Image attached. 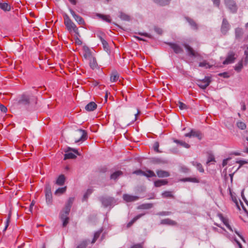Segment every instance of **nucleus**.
<instances>
[{
	"label": "nucleus",
	"mask_w": 248,
	"mask_h": 248,
	"mask_svg": "<svg viewBox=\"0 0 248 248\" xmlns=\"http://www.w3.org/2000/svg\"><path fill=\"white\" fill-rule=\"evenodd\" d=\"M37 104V98L32 94L24 93L17 99V104L26 108L34 106Z\"/></svg>",
	"instance_id": "1"
},
{
	"label": "nucleus",
	"mask_w": 248,
	"mask_h": 248,
	"mask_svg": "<svg viewBox=\"0 0 248 248\" xmlns=\"http://www.w3.org/2000/svg\"><path fill=\"white\" fill-rule=\"evenodd\" d=\"M64 24L69 31H73L74 32L77 33L78 29L75 24L71 20L69 16L65 14L64 16Z\"/></svg>",
	"instance_id": "2"
},
{
	"label": "nucleus",
	"mask_w": 248,
	"mask_h": 248,
	"mask_svg": "<svg viewBox=\"0 0 248 248\" xmlns=\"http://www.w3.org/2000/svg\"><path fill=\"white\" fill-rule=\"evenodd\" d=\"M64 152L65 154L64 155V160L68 159H74L77 157L76 154L77 155H79L78 150L70 147H67L65 150Z\"/></svg>",
	"instance_id": "3"
},
{
	"label": "nucleus",
	"mask_w": 248,
	"mask_h": 248,
	"mask_svg": "<svg viewBox=\"0 0 248 248\" xmlns=\"http://www.w3.org/2000/svg\"><path fill=\"white\" fill-rule=\"evenodd\" d=\"M86 53L84 54L85 58L89 57L90 66L92 69H94L97 67V63L95 58L90 55L89 49L88 47L84 48Z\"/></svg>",
	"instance_id": "4"
},
{
	"label": "nucleus",
	"mask_w": 248,
	"mask_h": 248,
	"mask_svg": "<svg viewBox=\"0 0 248 248\" xmlns=\"http://www.w3.org/2000/svg\"><path fill=\"white\" fill-rule=\"evenodd\" d=\"M185 137L189 138H195L198 140H201L203 138V134L199 130L192 129L190 132L185 134Z\"/></svg>",
	"instance_id": "5"
},
{
	"label": "nucleus",
	"mask_w": 248,
	"mask_h": 248,
	"mask_svg": "<svg viewBox=\"0 0 248 248\" xmlns=\"http://www.w3.org/2000/svg\"><path fill=\"white\" fill-rule=\"evenodd\" d=\"M45 195L46 202L48 205H50L52 202V195L51 187L49 184H47L45 187Z\"/></svg>",
	"instance_id": "6"
},
{
	"label": "nucleus",
	"mask_w": 248,
	"mask_h": 248,
	"mask_svg": "<svg viewBox=\"0 0 248 248\" xmlns=\"http://www.w3.org/2000/svg\"><path fill=\"white\" fill-rule=\"evenodd\" d=\"M224 2L227 7L232 13H236L238 8L234 0H224Z\"/></svg>",
	"instance_id": "7"
},
{
	"label": "nucleus",
	"mask_w": 248,
	"mask_h": 248,
	"mask_svg": "<svg viewBox=\"0 0 248 248\" xmlns=\"http://www.w3.org/2000/svg\"><path fill=\"white\" fill-rule=\"evenodd\" d=\"M100 201L104 207H108L111 206L114 203L115 200L112 197H105L101 198Z\"/></svg>",
	"instance_id": "8"
},
{
	"label": "nucleus",
	"mask_w": 248,
	"mask_h": 248,
	"mask_svg": "<svg viewBox=\"0 0 248 248\" xmlns=\"http://www.w3.org/2000/svg\"><path fill=\"white\" fill-rule=\"evenodd\" d=\"M211 82L210 77H205L204 79L198 81V85L202 89H206Z\"/></svg>",
	"instance_id": "9"
},
{
	"label": "nucleus",
	"mask_w": 248,
	"mask_h": 248,
	"mask_svg": "<svg viewBox=\"0 0 248 248\" xmlns=\"http://www.w3.org/2000/svg\"><path fill=\"white\" fill-rule=\"evenodd\" d=\"M184 46L186 49L188 54L189 56L195 58H199L200 59L202 58L201 54L194 50L193 49L188 45L185 44Z\"/></svg>",
	"instance_id": "10"
},
{
	"label": "nucleus",
	"mask_w": 248,
	"mask_h": 248,
	"mask_svg": "<svg viewBox=\"0 0 248 248\" xmlns=\"http://www.w3.org/2000/svg\"><path fill=\"white\" fill-rule=\"evenodd\" d=\"M230 28L231 25L228 21L226 18H224L222 20V22L220 28L221 33L224 35H226L230 30Z\"/></svg>",
	"instance_id": "11"
},
{
	"label": "nucleus",
	"mask_w": 248,
	"mask_h": 248,
	"mask_svg": "<svg viewBox=\"0 0 248 248\" xmlns=\"http://www.w3.org/2000/svg\"><path fill=\"white\" fill-rule=\"evenodd\" d=\"M236 58L235 57V53L233 51H230L228 53L225 60L223 62V64H228L233 62Z\"/></svg>",
	"instance_id": "12"
},
{
	"label": "nucleus",
	"mask_w": 248,
	"mask_h": 248,
	"mask_svg": "<svg viewBox=\"0 0 248 248\" xmlns=\"http://www.w3.org/2000/svg\"><path fill=\"white\" fill-rule=\"evenodd\" d=\"M244 34L243 30L242 28H237L235 29V39L237 42H242Z\"/></svg>",
	"instance_id": "13"
},
{
	"label": "nucleus",
	"mask_w": 248,
	"mask_h": 248,
	"mask_svg": "<svg viewBox=\"0 0 248 248\" xmlns=\"http://www.w3.org/2000/svg\"><path fill=\"white\" fill-rule=\"evenodd\" d=\"M167 44L170 46L175 53L179 54L183 52V48L180 46L173 43H168Z\"/></svg>",
	"instance_id": "14"
},
{
	"label": "nucleus",
	"mask_w": 248,
	"mask_h": 248,
	"mask_svg": "<svg viewBox=\"0 0 248 248\" xmlns=\"http://www.w3.org/2000/svg\"><path fill=\"white\" fill-rule=\"evenodd\" d=\"M0 9L4 12H9L11 10V6L5 1L0 0Z\"/></svg>",
	"instance_id": "15"
},
{
	"label": "nucleus",
	"mask_w": 248,
	"mask_h": 248,
	"mask_svg": "<svg viewBox=\"0 0 248 248\" xmlns=\"http://www.w3.org/2000/svg\"><path fill=\"white\" fill-rule=\"evenodd\" d=\"M68 215L61 211L60 214V217L62 221V227H65L69 222Z\"/></svg>",
	"instance_id": "16"
},
{
	"label": "nucleus",
	"mask_w": 248,
	"mask_h": 248,
	"mask_svg": "<svg viewBox=\"0 0 248 248\" xmlns=\"http://www.w3.org/2000/svg\"><path fill=\"white\" fill-rule=\"evenodd\" d=\"M139 197L137 196H133L125 194L123 195V199L126 202H135L139 200Z\"/></svg>",
	"instance_id": "17"
},
{
	"label": "nucleus",
	"mask_w": 248,
	"mask_h": 248,
	"mask_svg": "<svg viewBox=\"0 0 248 248\" xmlns=\"http://www.w3.org/2000/svg\"><path fill=\"white\" fill-rule=\"evenodd\" d=\"M78 134L80 136L78 140H87L88 138L87 132L85 130L78 129Z\"/></svg>",
	"instance_id": "18"
},
{
	"label": "nucleus",
	"mask_w": 248,
	"mask_h": 248,
	"mask_svg": "<svg viewBox=\"0 0 248 248\" xmlns=\"http://www.w3.org/2000/svg\"><path fill=\"white\" fill-rule=\"evenodd\" d=\"M97 108V105L94 102H91L88 104L85 107L86 110L88 111H93Z\"/></svg>",
	"instance_id": "19"
},
{
	"label": "nucleus",
	"mask_w": 248,
	"mask_h": 248,
	"mask_svg": "<svg viewBox=\"0 0 248 248\" xmlns=\"http://www.w3.org/2000/svg\"><path fill=\"white\" fill-rule=\"evenodd\" d=\"M160 223L163 225H168L171 226H174L176 224L175 221L169 218H166L161 220Z\"/></svg>",
	"instance_id": "20"
},
{
	"label": "nucleus",
	"mask_w": 248,
	"mask_h": 248,
	"mask_svg": "<svg viewBox=\"0 0 248 248\" xmlns=\"http://www.w3.org/2000/svg\"><path fill=\"white\" fill-rule=\"evenodd\" d=\"M179 181L183 182H189L195 183H198L199 182V180L195 177H187L182 178L180 179Z\"/></svg>",
	"instance_id": "21"
},
{
	"label": "nucleus",
	"mask_w": 248,
	"mask_h": 248,
	"mask_svg": "<svg viewBox=\"0 0 248 248\" xmlns=\"http://www.w3.org/2000/svg\"><path fill=\"white\" fill-rule=\"evenodd\" d=\"M65 181V177L63 174L59 175L56 181V184L59 186H62Z\"/></svg>",
	"instance_id": "22"
},
{
	"label": "nucleus",
	"mask_w": 248,
	"mask_h": 248,
	"mask_svg": "<svg viewBox=\"0 0 248 248\" xmlns=\"http://www.w3.org/2000/svg\"><path fill=\"white\" fill-rule=\"evenodd\" d=\"M156 174L157 176L160 178L167 177L170 176L169 172L163 170H157Z\"/></svg>",
	"instance_id": "23"
},
{
	"label": "nucleus",
	"mask_w": 248,
	"mask_h": 248,
	"mask_svg": "<svg viewBox=\"0 0 248 248\" xmlns=\"http://www.w3.org/2000/svg\"><path fill=\"white\" fill-rule=\"evenodd\" d=\"M186 21L188 22L191 26V28L193 30H197L198 29V25L192 19L186 17Z\"/></svg>",
	"instance_id": "24"
},
{
	"label": "nucleus",
	"mask_w": 248,
	"mask_h": 248,
	"mask_svg": "<svg viewBox=\"0 0 248 248\" xmlns=\"http://www.w3.org/2000/svg\"><path fill=\"white\" fill-rule=\"evenodd\" d=\"M153 1L160 6H165L168 5L171 0H153Z\"/></svg>",
	"instance_id": "25"
},
{
	"label": "nucleus",
	"mask_w": 248,
	"mask_h": 248,
	"mask_svg": "<svg viewBox=\"0 0 248 248\" xmlns=\"http://www.w3.org/2000/svg\"><path fill=\"white\" fill-rule=\"evenodd\" d=\"M122 171L118 170L111 174L110 179L112 180H116L119 178L120 176H122Z\"/></svg>",
	"instance_id": "26"
},
{
	"label": "nucleus",
	"mask_w": 248,
	"mask_h": 248,
	"mask_svg": "<svg viewBox=\"0 0 248 248\" xmlns=\"http://www.w3.org/2000/svg\"><path fill=\"white\" fill-rule=\"evenodd\" d=\"M143 215H144V214H140L137 216H136L135 217H134L130 222H129L127 224V227L129 228L130 227L133 223L136 221L138 219L140 218L141 217H142Z\"/></svg>",
	"instance_id": "27"
},
{
	"label": "nucleus",
	"mask_w": 248,
	"mask_h": 248,
	"mask_svg": "<svg viewBox=\"0 0 248 248\" xmlns=\"http://www.w3.org/2000/svg\"><path fill=\"white\" fill-rule=\"evenodd\" d=\"M167 184L168 181L165 180H158L154 182V185L155 187H160L161 186L166 185Z\"/></svg>",
	"instance_id": "28"
},
{
	"label": "nucleus",
	"mask_w": 248,
	"mask_h": 248,
	"mask_svg": "<svg viewBox=\"0 0 248 248\" xmlns=\"http://www.w3.org/2000/svg\"><path fill=\"white\" fill-rule=\"evenodd\" d=\"M119 74L116 71L112 72L110 76V81L111 82H116L119 79Z\"/></svg>",
	"instance_id": "29"
},
{
	"label": "nucleus",
	"mask_w": 248,
	"mask_h": 248,
	"mask_svg": "<svg viewBox=\"0 0 248 248\" xmlns=\"http://www.w3.org/2000/svg\"><path fill=\"white\" fill-rule=\"evenodd\" d=\"M152 203H144L140 205L138 207V209H149L153 207Z\"/></svg>",
	"instance_id": "30"
},
{
	"label": "nucleus",
	"mask_w": 248,
	"mask_h": 248,
	"mask_svg": "<svg viewBox=\"0 0 248 248\" xmlns=\"http://www.w3.org/2000/svg\"><path fill=\"white\" fill-rule=\"evenodd\" d=\"M174 141L177 144L186 148H188L190 146L185 141V140H174Z\"/></svg>",
	"instance_id": "31"
},
{
	"label": "nucleus",
	"mask_w": 248,
	"mask_h": 248,
	"mask_svg": "<svg viewBox=\"0 0 248 248\" xmlns=\"http://www.w3.org/2000/svg\"><path fill=\"white\" fill-rule=\"evenodd\" d=\"M221 220H222L224 225L226 226V227L231 232H233V230L232 227V226L229 224V221L228 219L224 218L223 217H221Z\"/></svg>",
	"instance_id": "32"
},
{
	"label": "nucleus",
	"mask_w": 248,
	"mask_h": 248,
	"mask_svg": "<svg viewBox=\"0 0 248 248\" xmlns=\"http://www.w3.org/2000/svg\"><path fill=\"white\" fill-rule=\"evenodd\" d=\"M93 191V190L92 189H91V188L88 189L83 195V197L82 198V201H86L87 199H88V198L89 197V196L92 193Z\"/></svg>",
	"instance_id": "33"
},
{
	"label": "nucleus",
	"mask_w": 248,
	"mask_h": 248,
	"mask_svg": "<svg viewBox=\"0 0 248 248\" xmlns=\"http://www.w3.org/2000/svg\"><path fill=\"white\" fill-rule=\"evenodd\" d=\"M66 190V186L58 188L55 192V194L56 195H60L64 193Z\"/></svg>",
	"instance_id": "34"
},
{
	"label": "nucleus",
	"mask_w": 248,
	"mask_h": 248,
	"mask_svg": "<svg viewBox=\"0 0 248 248\" xmlns=\"http://www.w3.org/2000/svg\"><path fill=\"white\" fill-rule=\"evenodd\" d=\"M97 16L101 18L102 20L104 21H105L106 22L108 23H110L111 22V19L109 18V16H106V15H103L101 14H97Z\"/></svg>",
	"instance_id": "35"
},
{
	"label": "nucleus",
	"mask_w": 248,
	"mask_h": 248,
	"mask_svg": "<svg viewBox=\"0 0 248 248\" xmlns=\"http://www.w3.org/2000/svg\"><path fill=\"white\" fill-rule=\"evenodd\" d=\"M102 232V230H99L97 231V232H96L94 233L93 239V240L92 241V244H93V243H95L96 240L99 237V236H100V234Z\"/></svg>",
	"instance_id": "36"
},
{
	"label": "nucleus",
	"mask_w": 248,
	"mask_h": 248,
	"mask_svg": "<svg viewBox=\"0 0 248 248\" xmlns=\"http://www.w3.org/2000/svg\"><path fill=\"white\" fill-rule=\"evenodd\" d=\"M119 17L123 20L129 21L130 20V16L123 12L120 13Z\"/></svg>",
	"instance_id": "37"
},
{
	"label": "nucleus",
	"mask_w": 248,
	"mask_h": 248,
	"mask_svg": "<svg viewBox=\"0 0 248 248\" xmlns=\"http://www.w3.org/2000/svg\"><path fill=\"white\" fill-rule=\"evenodd\" d=\"M144 176L148 178L155 177L156 176L154 172L151 170H147L146 171H144Z\"/></svg>",
	"instance_id": "38"
},
{
	"label": "nucleus",
	"mask_w": 248,
	"mask_h": 248,
	"mask_svg": "<svg viewBox=\"0 0 248 248\" xmlns=\"http://www.w3.org/2000/svg\"><path fill=\"white\" fill-rule=\"evenodd\" d=\"M74 19L79 25H84L85 24V21L81 16L78 15Z\"/></svg>",
	"instance_id": "39"
},
{
	"label": "nucleus",
	"mask_w": 248,
	"mask_h": 248,
	"mask_svg": "<svg viewBox=\"0 0 248 248\" xmlns=\"http://www.w3.org/2000/svg\"><path fill=\"white\" fill-rule=\"evenodd\" d=\"M236 125L239 129L241 130H244L246 128V124L244 122L241 121L237 122L236 123Z\"/></svg>",
	"instance_id": "40"
},
{
	"label": "nucleus",
	"mask_w": 248,
	"mask_h": 248,
	"mask_svg": "<svg viewBox=\"0 0 248 248\" xmlns=\"http://www.w3.org/2000/svg\"><path fill=\"white\" fill-rule=\"evenodd\" d=\"M243 68V62L242 61H240L235 66L234 69L237 72H239Z\"/></svg>",
	"instance_id": "41"
},
{
	"label": "nucleus",
	"mask_w": 248,
	"mask_h": 248,
	"mask_svg": "<svg viewBox=\"0 0 248 248\" xmlns=\"http://www.w3.org/2000/svg\"><path fill=\"white\" fill-rule=\"evenodd\" d=\"M74 198L73 197H70L68 199L67 202L65 204V206L68 207L69 208H71L72 205L74 202Z\"/></svg>",
	"instance_id": "42"
},
{
	"label": "nucleus",
	"mask_w": 248,
	"mask_h": 248,
	"mask_svg": "<svg viewBox=\"0 0 248 248\" xmlns=\"http://www.w3.org/2000/svg\"><path fill=\"white\" fill-rule=\"evenodd\" d=\"M89 240H85L82 241L79 245L78 246L77 248H86Z\"/></svg>",
	"instance_id": "43"
},
{
	"label": "nucleus",
	"mask_w": 248,
	"mask_h": 248,
	"mask_svg": "<svg viewBox=\"0 0 248 248\" xmlns=\"http://www.w3.org/2000/svg\"><path fill=\"white\" fill-rule=\"evenodd\" d=\"M162 196L163 197H164V198L173 197V195L171 194V192L168 191H166L163 192L162 193Z\"/></svg>",
	"instance_id": "44"
},
{
	"label": "nucleus",
	"mask_w": 248,
	"mask_h": 248,
	"mask_svg": "<svg viewBox=\"0 0 248 248\" xmlns=\"http://www.w3.org/2000/svg\"><path fill=\"white\" fill-rule=\"evenodd\" d=\"M199 66L200 67H204L206 68H208L210 67V65L209 63L207 62L206 61H204L202 62H201L199 64Z\"/></svg>",
	"instance_id": "45"
},
{
	"label": "nucleus",
	"mask_w": 248,
	"mask_h": 248,
	"mask_svg": "<svg viewBox=\"0 0 248 248\" xmlns=\"http://www.w3.org/2000/svg\"><path fill=\"white\" fill-rule=\"evenodd\" d=\"M152 162L154 163L160 164L163 163L164 161L159 158H153L152 159Z\"/></svg>",
	"instance_id": "46"
},
{
	"label": "nucleus",
	"mask_w": 248,
	"mask_h": 248,
	"mask_svg": "<svg viewBox=\"0 0 248 248\" xmlns=\"http://www.w3.org/2000/svg\"><path fill=\"white\" fill-rule=\"evenodd\" d=\"M178 105L180 109L183 110L187 108V106L185 104L181 102H179Z\"/></svg>",
	"instance_id": "47"
},
{
	"label": "nucleus",
	"mask_w": 248,
	"mask_h": 248,
	"mask_svg": "<svg viewBox=\"0 0 248 248\" xmlns=\"http://www.w3.org/2000/svg\"><path fill=\"white\" fill-rule=\"evenodd\" d=\"M180 171L184 173H188L189 171V170L185 166H181L180 167Z\"/></svg>",
	"instance_id": "48"
},
{
	"label": "nucleus",
	"mask_w": 248,
	"mask_h": 248,
	"mask_svg": "<svg viewBox=\"0 0 248 248\" xmlns=\"http://www.w3.org/2000/svg\"><path fill=\"white\" fill-rule=\"evenodd\" d=\"M212 161H214V162L216 161L215 159V157L213 155L210 154L208 157V160H207L206 163L208 164Z\"/></svg>",
	"instance_id": "49"
},
{
	"label": "nucleus",
	"mask_w": 248,
	"mask_h": 248,
	"mask_svg": "<svg viewBox=\"0 0 248 248\" xmlns=\"http://www.w3.org/2000/svg\"><path fill=\"white\" fill-rule=\"evenodd\" d=\"M154 30H155V32H156L157 34H158L159 35L162 34V33H163L162 30L161 28H158L157 27H155L154 28Z\"/></svg>",
	"instance_id": "50"
},
{
	"label": "nucleus",
	"mask_w": 248,
	"mask_h": 248,
	"mask_svg": "<svg viewBox=\"0 0 248 248\" xmlns=\"http://www.w3.org/2000/svg\"><path fill=\"white\" fill-rule=\"evenodd\" d=\"M236 163L239 164L240 167L242 166V165L248 164V160H239L236 161Z\"/></svg>",
	"instance_id": "51"
},
{
	"label": "nucleus",
	"mask_w": 248,
	"mask_h": 248,
	"mask_svg": "<svg viewBox=\"0 0 248 248\" xmlns=\"http://www.w3.org/2000/svg\"><path fill=\"white\" fill-rule=\"evenodd\" d=\"M153 148H154V150L157 152V153H160V151H159V149H158V148H159V143L158 142H155L154 145V146H153Z\"/></svg>",
	"instance_id": "52"
},
{
	"label": "nucleus",
	"mask_w": 248,
	"mask_h": 248,
	"mask_svg": "<svg viewBox=\"0 0 248 248\" xmlns=\"http://www.w3.org/2000/svg\"><path fill=\"white\" fill-rule=\"evenodd\" d=\"M196 168L200 172H204V169L202 168V166L201 163H199L198 164H197Z\"/></svg>",
	"instance_id": "53"
},
{
	"label": "nucleus",
	"mask_w": 248,
	"mask_h": 248,
	"mask_svg": "<svg viewBox=\"0 0 248 248\" xmlns=\"http://www.w3.org/2000/svg\"><path fill=\"white\" fill-rule=\"evenodd\" d=\"M133 173L134 174H136L137 175H143V176H144V171H143L141 170H135L133 172Z\"/></svg>",
	"instance_id": "54"
},
{
	"label": "nucleus",
	"mask_w": 248,
	"mask_h": 248,
	"mask_svg": "<svg viewBox=\"0 0 248 248\" xmlns=\"http://www.w3.org/2000/svg\"><path fill=\"white\" fill-rule=\"evenodd\" d=\"M0 109L1 112L4 113L6 112L7 110V108H6V107L2 104L0 105Z\"/></svg>",
	"instance_id": "55"
},
{
	"label": "nucleus",
	"mask_w": 248,
	"mask_h": 248,
	"mask_svg": "<svg viewBox=\"0 0 248 248\" xmlns=\"http://www.w3.org/2000/svg\"><path fill=\"white\" fill-rule=\"evenodd\" d=\"M71 208H69L68 207L65 206L63 210L62 211L63 213H65L66 214L69 215L70 212Z\"/></svg>",
	"instance_id": "56"
},
{
	"label": "nucleus",
	"mask_w": 248,
	"mask_h": 248,
	"mask_svg": "<svg viewBox=\"0 0 248 248\" xmlns=\"http://www.w3.org/2000/svg\"><path fill=\"white\" fill-rule=\"evenodd\" d=\"M104 35H105V34L103 32H100L96 33L97 37H98L101 41H102V39H104L103 37Z\"/></svg>",
	"instance_id": "57"
},
{
	"label": "nucleus",
	"mask_w": 248,
	"mask_h": 248,
	"mask_svg": "<svg viewBox=\"0 0 248 248\" xmlns=\"http://www.w3.org/2000/svg\"><path fill=\"white\" fill-rule=\"evenodd\" d=\"M218 75L219 76L223 77V78H228L229 77V74L227 72L220 73V74H219Z\"/></svg>",
	"instance_id": "58"
},
{
	"label": "nucleus",
	"mask_w": 248,
	"mask_h": 248,
	"mask_svg": "<svg viewBox=\"0 0 248 248\" xmlns=\"http://www.w3.org/2000/svg\"><path fill=\"white\" fill-rule=\"evenodd\" d=\"M214 4L218 7L220 5V0H212Z\"/></svg>",
	"instance_id": "59"
},
{
	"label": "nucleus",
	"mask_w": 248,
	"mask_h": 248,
	"mask_svg": "<svg viewBox=\"0 0 248 248\" xmlns=\"http://www.w3.org/2000/svg\"><path fill=\"white\" fill-rule=\"evenodd\" d=\"M160 216H168L170 214V212H161L158 214Z\"/></svg>",
	"instance_id": "60"
},
{
	"label": "nucleus",
	"mask_w": 248,
	"mask_h": 248,
	"mask_svg": "<svg viewBox=\"0 0 248 248\" xmlns=\"http://www.w3.org/2000/svg\"><path fill=\"white\" fill-rule=\"evenodd\" d=\"M130 248H143L141 244H137L132 246Z\"/></svg>",
	"instance_id": "61"
},
{
	"label": "nucleus",
	"mask_w": 248,
	"mask_h": 248,
	"mask_svg": "<svg viewBox=\"0 0 248 248\" xmlns=\"http://www.w3.org/2000/svg\"><path fill=\"white\" fill-rule=\"evenodd\" d=\"M140 35L144 36L149 38H152V35L147 33H139Z\"/></svg>",
	"instance_id": "62"
},
{
	"label": "nucleus",
	"mask_w": 248,
	"mask_h": 248,
	"mask_svg": "<svg viewBox=\"0 0 248 248\" xmlns=\"http://www.w3.org/2000/svg\"><path fill=\"white\" fill-rule=\"evenodd\" d=\"M245 58H244V63L246 65L248 63V54H244Z\"/></svg>",
	"instance_id": "63"
},
{
	"label": "nucleus",
	"mask_w": 248,
	"mask_h": 248,
	"mask_svg": "<svg viewBox=\"0 0 248 248\" xmlns=\"http://www.w3.org/2000/svg\"><path fill=\"white\" fill-rule=\"evenodd\" d=\"M69 11L74 18H75L78 16V15H77L76 13L71 8L69 9Z\"/></svg>",
	"instance_id": "64"
}]
</instances>
